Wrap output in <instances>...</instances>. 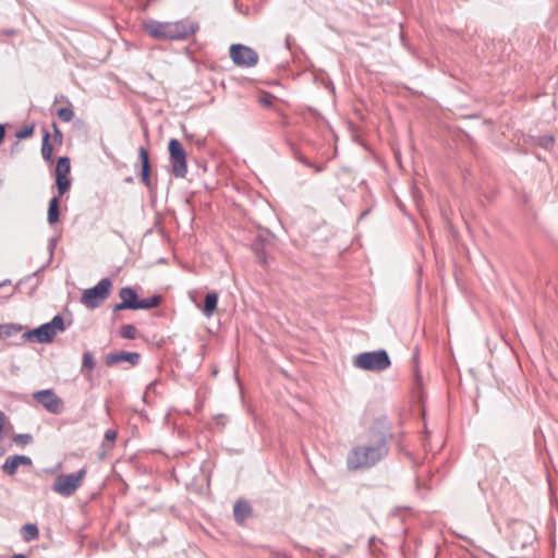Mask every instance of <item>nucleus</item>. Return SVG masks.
I'll use <instances>...</instances> for the list:
<instances>
[{
	"instance_id": "obj_1",
	"label": "nucleus",
	"mask_w": 558,
	"mask_h": 558,
	"mask_svg": "<svg viewBox=\"0 0 558 558\" xmlns=\"http://www.w3.org/2000/svg\"><path fill=\"white\" fill-rule=\"evenodd\" d=\"M143 27L150 37L158 40H181L198 31V24L190 20L177 22L148 20Z\"/></svg>"
},
{
	"instance_id": "obj_2",
	"label": "nucleus",
	"mask_w": 558,
	"mask_h": 558,
	"mask_svg": "<svg viewBox=\"0 0 558 558\" xmlns=\"http://www.w3.org/2000/svg\"><path fill=\"white\" fill-rule=\"evenodd\" d=\"M387 452L386 439L381 434H378L371 444L352 449L348 457V466L354 470L371 468L380 461Z\"/></svg>"
},
{
	"instance_id": "obj_3",
	"label": "nucleus",
	"mask_w": 558,
	"mask_h": 558,
	"mask_svg": "<svg viewBox=\"0 0 558 558\" xmlns=\"http://www.w3.org/2000/svg\"><path fill=\"white\" fill-rule=\"evenodd\" d=\"M65 329L64 320L61 315H56L51 322L40 325L39 327L25 331L22 335L24 341L46 343L51 342L58 332Z\"/></svg>"
},
{
	"instance_id": "obj_4",
	"label": "nucleus",
	"mask_w": 558,
	"mask_h": 558,
	"mask_svg": "<svg viewBox=\"0 0 558 558\" xmlns=\"http://www.w3.org/2000/svg\"><path fill=\"white\" fill-rule=\"evenodd\" d=\"M353 364L363 371L381 372L387 369L391 362L385 350H376L355 355Z\"/></svg>"
},
{
	"instance_id": "obj_5",
	"label": "nucleus",
	"mask_w": 558,
	"mask_h": 558,
	"mask_svg": "<svg viewBox=\"0 0 558 558\" xmlns=\"http://www.w3.org/2000/svg\"><path fill=\"white\" fill-rule=\"evenodd\" d=\"M111 289L112 281L104 278L95 287L84 290L81 302L88 308H96L110 295Z\"/></svg>"
},
{
	"instance_id": "obj_6",
	"label": "nucleus",
	"mask_w": 558,
	"mask_h": 558,
	"mask_svg": "<svg viewBox=\"0 0 558 558\" xmlns=\"http://www.w3.org/2000/svg\"><path fill=\"white\" fill-rule=\"evenodd\" d=\"M86 476V469L83 468L78 470L76 473L71 474H60L56 477L52 489L57 494L70 497L72 496L76 489L81 486L82 481Z\"/></svg>"
},
{
	"instance_id": "obj_7",
	"label": "nucleus",
	"mask_w": 558,
	"mask_h": 558,
	"mask_svg": "<svg viewBox=\"0 0 558 558\" xmlns=\"http://www.w3.org/2000/svg\"><path fill=\"white\" fill-rule=\"evenodd\" d=\"M171 172L175 178H184L187 173L186 153L177 138L168 145Z\"/></svg>"
},
{
	"instance_id": "obj_8",
	"label": "nucleus",
	"mask_w": 558,
	"mask_h": 558,
	"mask_svg": "<svg viewBox=\"0 0 558 558\" xmlns=\"http://www.w3.org/2000/svg\"><path fill=\"white\" fill-rule=\"evenodd\" d=\"M230 58L239 66H255L258 63L257 52L244 45L234 44L230 47Z\"/></svg>"
},
{
	"instance_id": "obj_9",
	"label": "nucleus",
	"mask_w": 558,
	"mask_h": 558,
	"mask_svg": "<svg viewBox=\"0 0 558 558\" xmlns=\"http://www.w3.org/2000/svg\"><path fill=\"white\" fill-rule=\"evenodd\" d=\"M33 398L52 414H60L64 410L63 400L52 389L35 391Z\"/></svg>"
},
{
	"instance_id": "obj_10",
	"label": "nucleus",
	"mask_w": 558,
	"mask_h": 558,
	"mask_svg": "<svg viewBox=\"0 0 558 558\" xmlns=\"http://www.w3.org/2000/svg\"><path fill=\"white\" fill-rule=\"evenodd\" d=\"M141 355L137 352H116V353H109L106 356V364L108 366H112L122 362H128L131 365L135 366L140 363Z\"/></svg>"
},
{
	"instance_id": "obj_11",
	"label": "nucleus",
	"mask_w": 558,
	"mask_h": 558,
	"mask_svg": "<svg viewBox=\"0 0 558 558\" xmlns=\"http://www.w3.org/2000/svg\"><path fill=\"white\" fill-rule=\"evenodd\" d=\"M32 459L27 456H10L7 458L4 464L2 465L3 472L8 475H13L16 473L17 468L20 465H31Z\"/></svg>"
},
{
	"instance_id": "obj_12",
	"label": "nucleus",
	"mask_w": 558,
	"mask_h": 558,
	"mask_svg": "<svg viewBox=\"0 0 558 558\" xmlns=\"http://www.w3.org/2000/svg\"><path fill=\"white\" fill-rule=\"evenodd\" d=\"M138 157L142 162V182L149 187L150 186V162L148 157V151L144 147L138 148Z\"/></svg>"
},
{
	"instance_id": "obj_13",
	"label": "nucleus",
	"mask_w": 558,
	"mask_h": 558,
	"mask_svg": "<svg viewBox=\"0 0 558 558\" xmlns=\"http://www.w3.org/2000/svg\"><path fill=\"white\" fill-rule=\"evenodd\" d=\"M119 296L121 301L124 303L125 306H129V310H135L136 302H137V294L136 292L130 288L124 287L120 290Z\"/></svg>"
},
{
	"instance_id": "obj_14",
	"label": "nucleus",
	"mask_w": 558,
	"mask_h": 558,
	"mask_svg": "<svg viewBox=\"0 0 558 558\" xmlns=\"http://www.w3.org/2000/svg\"><path fill=\"white\" fill-rule=\"evenodd\" d=\"M96 361L90 351H85L82 356L81 373L86 377H90V371L95 367Z\"/></svg>"
},
{
	"instance_id": "obj_15",
	"label": "nucleus",
	"mask_w": 558,
	"mask_h": 558,
	"mask_svg": "<svg viewBox=\"0 0 558 558\" xmlns=\"http://www.w3.org/2000/svg\"><path fill=\"white\" fill-rule=\"evenodd\" d=\"M218 303V294L216 292H208L205 296L203 313L206 317H210L215 312Z\"/></svg>"
},
{
	"instance_id": "obj_16",
	"label": "nucleus",
	"mask_w": 558,
	"mask_h": 558,
	"mask_svg": "<svg viewBox=\"0 0 558 558\" xmlns=\"http://www.w3.org/2000/svg\"><path fill=\"white\" fill-rule=\"evenodd\" d=\"M251 514V507L247 502L238 501L233 507V515L238 522H243Z\"/></svg>"
},
{
	"instance_id": "obj_17",
	"label": "nucleus",
	"mask_w": 558,
	"mask_h": 558,
	"mask_svg": "<svg viewBox=\"0 0 558 558\" xmlns=\"http://www.w3.org/2000/svg\"><path fill=\"white\" fill-rule=\"evenodd\" d=\"M23 330V326L20 324H3L0 325V337L10 338Z\"/></svg>"
},
{
	"instance_id": "obj_18",
	"label": "nucleus",
	"mask_w": 558,
	"mask_h": 558,
	"mask_svg": "<svg viewBox=\"0 0 558 558\" xmlns=\"http://www.w3.org/2000/svg\"><path fill=\"white\" fill-rule=\"evenodd\" d=\"M47 220L50 225H54L59 220V197L50 199Z\"/></svg>"
},
{
	"instance_id": "obj_19",
	"label": "nucleus",
	"mask_w": 558,
	"mask_h": 558,
	"mask_svg": "<svg viewBox=\"0 0 558 558\" xmlns=\"http://www.w3.org/2000/svg\"><path fill=\"white\" fill-rule=\"evenodd\" d=\"M161 302V298L159 295H154L151 298H146L142 300H137L135 310H149L157 307Z\"/></svg>"
},
{
	"instance_id": "obj_20",
	"label": "nucleus",
	"mask_w": 558,
	"mask_h": 558,
	"mask_svg": "<svg viewBox=\"0 0 558 558\" xmlns=\"http://www.w3.org/2000/svg\"><path fill=\"white\" fill-rule=\"evenodd\" d=\"M22 537L25 542L33 541L38 537V527L36 524L27 523L22 527Z\"/></svg>"
},
{
	"instance_id": "obj_21",
	"label": "nucleus",
	"mask_w": 558,
	"mask_h": 558,
	"mask_svg": "<svg viewBox=\"0 0 558 558\" xmlns=\"http://www.w3.org/2000/svg\"><path fill=\"white\" fill-rule=\"evenodd\" d=\"M70 169V159L68 157H60L56 167V177L69 175Z\"/></svg>"
},
{
	"instance_id": "obj_22",
	"label": "nucleus",
	"mask_w": 558,
	"mask_h": 558,
	"mask_svg": "<svg viewBox=\"0 0 558 558\" xmlns=\"http://www.w3.org/2000/svg\"><path fill=\"white\" fill-rule=\"evenodd\" d=\"M50 135L48 132H45L43 137V145H41V155L43 158L47 161L52 160V145L49 142Z\"/></svg>"
},
{
	"instance_id": "obj_23",
	"label": "nucleus",
	"mask_w": 558,
	"mask_h": 558,
	"mask_svg": "<svg viewBox=\"0 0 558 558\" xmlns=\"http://www.w3.org/2000/svg\"><path fill=\"white\" fill-rule=\"evenodd\" d=\"M56 184L58 187V194L59 196L64 195L71 186V180L68 175L64 177H56Z\"/></svg>"
},
{
	"instance_id": "obj_24",
	"label": "nucleus",
	"mask_w": 558,
	"mask_h": 558,
	"mask_svg": "<svg viewBox=\"0 0 558 558\" xmlns=\"http://www.w3.org/2000/svg\"><path fill=\"white\" fill-rule=\"evenodd\" d=\"M136 333H137L136 328L131 324L123 325L120 328V336L124 339H135Z\"/></svg>"
},
{
	"instance_id": "obj_25",
	"label": "nucleus",
	"mask_w": 558,
	"mask_h": 558,
	"mask_svg": "<svg viewBox=\"0 0 558 558\" xmlns=\"http://www.w3.org/2000/svg\"><path fill=\"white\" fill-rule=\"evenodd\" d=\"M57 114H58L59 119L62 120L63 122H70L74 117V112L71 108H60L57 111Z\"/></svg>"
},
{
	"instance_id": "obj_26",
	"label": "nucleus",
	"mask_w": 558,
	"mask_h": 558,
	"mask_svg": "<svg viewBox=\"0 0 558 558\" xmlns=\"http://www.w3.org/2000/svg\"><path fill=\"white\" fill-rule=\"evenodd\" d=\"M13 440L19 445H27L33 440V437L29 434H17L13 437Z\"/></svg>"
},
{
	"instance_id": "obj_27",
	"label": "nucleus",
	"mask_w": 558,
	"mask_h": 558,
	"mask_svg": "<svg viewBox=\"0 0 558 558\" xmlns=\"http://www.w3.org/2000/svg\"><path fill=\"white\" fill-rule=\"evenodd\" d=\"M554 142H555V140H554V137H553V136H544V137H541V138H539V143H538V144H539L542 147H544V148H546V149H549V148H551V147H553Z\"/></svg>"
},
{
	"instance_id": "obj_28",
	"label": "nucleus",
	"mask_w": 558,
	"mask_h": 558,
	"mask_svg": "<svg viewBox=\"0 0 558 558\" xmlns=\"http://www.w3.org/2000/svg\"><path fill=\"white\" fill-rule=\"evenodd\" d=\"M33 131H34L33 126H31V128H26V129H24V130H22V131L17 132L16 136H17L19 138H25V137L31 136V135L33 134Z\"/></svg>"
},
{
	"instance_id": "obj_29",
	"label": "nucleus",
	"mask_w": 558,
	"mask_h": 558,
	"mask_svg": "<svg viewBox=\"0 0 558 558\" xmlns=\"http://www.w3.org/2000/svg\"><path fill=\"white\" fill-rule=\"evenodd\" d=\"M105 438L109 441H114L117 438V432L113 429H108L105 434Z\"/></svg>"
},
{
	"instance_id": "obj_30",
	"label": "nucleus",
	"mask_w": 558,
	"mask_h": 558,
	"mask_svg": "<svg viewBox=\"0 0 558 558\" xmlns=\"http://www.w3.org/2000/svg\"><path fill=\"white\" fill-rule=\"evenodd\" d=\"M5 414L0 410V433L2 434L5 424Z\"/></svg>"
},
{
	"instance_id": "obj_31",
	"label": "nucleus",
	"mask_w": 558,
	"mask_h": 558,
	"mask_svg": "<svg viewBox=\"0 0 558 558\" xmlns=\"http://www.w3.org/2000/svg\"><path fill=\"white\" fill-rule=\"evenodd\" d=\"M123 310H129V306H125L122 301L113 306V312H119Z\"/></svg>"
},
{
	"instance_id": "obj_32",
	"label": "nucleus",
	"mask_w": 558,
	"mask_h": 558,
	"mask_svg": "<svg viewBox=\"0 0 558 558\" xmlns=\"http://www.w3.org/2000/svg\"><path fill=\"white\" fill-rule=\"evenodd\" d=\"M4 135H5L4 126L2 124H0V143L3 141Z\"/></svg>"
},
{
	"instance_id": "obj_33",
	"label": "nucleus",
	"mask_w": 558,
	"mask_h": 558,
	"mask_svg": "<svg viewBox=\"0 0 558 558\" xmlns=\"http://www.w3.org/2000/svg\"><path fill=\"white\" fill-rule=\"evenodd\" d=\"M53 128H54V134H56V136H58V137H60V138H61V137H62V134H61V132L59 131V129L57 128V125H56V124H53Z\"/></svg>"
},
{
	"instance_id": "obj_34",
	"label": "nucleus",
	"mask_w": 558,
	"mask_h": 558,
	"mask_svg": "<svg viewBox=\"0 0 558 558\" xmlns=\"http://www.w3.org/2000/svg\"><path fill=\"white\" fill-rule=\"evenodd\" d=\"M11 558H27L26 556L22 555V554H19V555H14L13 557Z\"/></svg>"
},
{
	"instance_id": "obj_35",
	"label": "nucleus",
	"mask_w": 558,
	"mask_h": 558,
	"mask_svg": "<svg viewBox=\"0 0 558 558\" xmlns=\"http://www.w3.org/2000/svg\"><path fill=\"white\" fill-rule=\"evenodd\" d=\"M9 281H3L0 283V289L3 288Z\"/></svg>"
},
{
	"instance_id": "obj_36",
	"label": "nucleus",
	"mask_w": 558,
	"mask_h": 558,
	"mask_svg": "<svg viewBox=\"0 0 558 558\" xmlns=\"http://www.w3.org/2000/svg\"><path fill=\"white\" fill-rule=\"evenodd\" d=\"M366 215V211L362 213L360 218H363Z\"/></svg>"
},
{
	"instance_id": "obj_37",
	"label": "nucleus",
	"mask_w": 558,
	"mask_h": 558,
	"mask_svg": "<svg viewBox=\"0 0 558 558\" xmlns=\"http://www.w3.org/2000/svg\"><path fill=\"white\" fill-rule=\"evenodd\" d=\"M315 170H316L317 172H319L322 169H320V167H316V168H315Z\"/></svg>"
},
{
	"instance_id": "obj_38",
	"label": "nucleus",
	"mask_w": 558,
	"mask_h": 558,
	"mask_svg": "<svg viewBox=\"0 0 558 558\" xmlns=\"http://www.w3.org/2000/svg\"><path fill=\"white\" fill-rule=\"evenodd\" d=\"M278 558H287V557H284V556H280V557H278Z\"/></svg>"
}]
</instances>
